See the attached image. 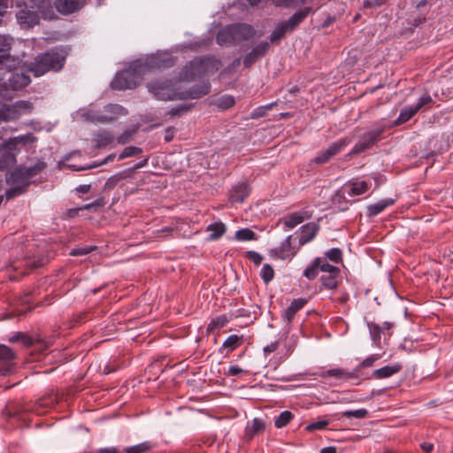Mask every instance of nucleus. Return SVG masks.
<instances>
[{
    "instance_id": "obj_1",
    "label": "nucleus",
    "mask_w": 453,
    "mask_h": 453,
    "mask_svg": "<svg viewBox=\"0 0 453 453\" xmlns=\"http://www.w3.org/2000/svg\"><path fill=\"white\" fill-rule=\"evenodd\" d=\"M173 58L165 54L151 55L145 59L131 63L128 69L118 73L111 82L114 89L123 90L135 88L142 81V75L150 69H161L173 66Z\"/></svg>"
},
{
    "instance_id": "obj_2",
    "label": "nucleus",
    "mask_w": 453,
    "mask_h": 453,
    "mask_svg": "<svg viewBox=\"0 0 453 453\" xmlns=\"http://www.w3.org/2000/svg\"><path fill=\"white\" fill-rule=\"evenodd\" d=\"M150 93L158 100H185L200 98L210 93L211 85L203 82L188 90L180 91L176 83L170 80H157L148 84Z\"/></svg>"
},
{
    "instance_id": "obj_3",
    "label": "nucleus",
    "mask_w": 453,
    "mask_h": 453,
    "mask_svg": "<svg viewBox=\"0 0 453 453\" xmlns=\"http://www.w3.org/2000/svg\"><path fill=\"white\" fill-rule=\"evenodd\" d=\"M67 52L62 48H52L46 52L38 54L27 65V71L35 77H40L49 72H59L65 64Z\"/></svg>"
},
{
    "instance_id": "obj_4",
    "label": "nucleus",
    "mask_w": 453,
    "mask_h": 453,
    "mask_svg": "<svg viewBox=\"0 0 453 453\" xmlns=\"http://www.w3.org/2000/svg\"><path fill=\"white\" fill-rule=\"evenodd\" d=\"M46 165L43 162H38L33 166H19L12 172L6 177V182L11 188L6 191V198L12 199L25 193L30 185V179L41 173Z\"/></svg>"
},
{
    "instance_id": "obj_5",
    "label": "nucleus",
    "mask_w": 453,
    "mask_h": 453,
    "mask_svg": "<svg viewBox=\"0 0 453 453\" xmlns=\"http://www.w3.org/2000/svg\"><path fill=\"white\" fill-rule=\"evenodd\" d=\"M311 12V7H304L295 12L288 20L277 23L270 35V42L273 44L279 43L286 34L294 31Z\"/></svg>"
},
{
    "instance_id": "obj_6",
    "label": "nucleus",
    "mask_w": 453,
    "mask_h": 453,
    "mask_svg": "<svg viewBox=\"0 0 453 453\" xmlns=\"http://www.w3.org/2000/svg\"><path fill=\"white\" fill-rule=\"evenodd\" d=\"M127 111L119 104H110L104 106L103 111H90L88 112V119L94 123H111L118 119L119 116H125Z\"/></svg>"
},
{
    "instance_id": "obj_7",
    "label": "nucleus",
    "mask_w": 453,
    "mask_h": 453,
    "mask_svg": "<svg viewBox=\"0 0 453 453\" xmlns=\"http://www.w3.org/2000/svg\"><path fill=\"white\" fill-rule=\"evenodd\" d=\"M12 38L7 35H0V72L9 73L17 68L18 58L6 53L11 48Z\"/></svg>"
},
{
    "instance_id": "obj_8",
    "label": "nucleus",
    "mask_w": 453,
    "mask_h": 453,
    "mask_svg": "<svg viewBox=\"0 0 453 453\" xmlns=\"http://www.w3.org/2000/svg\"><path fill=\"white\" fill-rule=\"evenodd\" d=\"M433 99L429 94L423 95L414 105L404 107L395 121V126H400L410 120L424 106L430 104Z\"/></svg>"
},
{
    "instance_id": "obj_9",
    "label": "nucleus",
    "mask_w": 453,
    "mask_h": 453,
    "mask_svg": "<svg viewBox=\"0 0 453 453\" xmlns=\"http://www.w3.org/2000/svg\"><path fill=\"white\" fill-rule=\"evenodd\" d=\"M351 142L348 137L342 138L333 142L328 148L320 151L314 158V162L319 165L325 164L340 153L347 145Z\"/></svg>"
},
{
    "instance_id": "obj_10",
    "label": "nucleus",
    "mask_w": 453,
    "mask_h": 453,
    "mask_svg": "<svg viewBox=\"0 0 453 453\" xmlns=\"http://www.w3.org/2000/svg\"><path fill=\"white\" fill-rule=\"evenodd\" d=\"M313 211L309 208H303L299 211L286 215L280 221L283 222L285 230H290L312 217Z\"/></svg>"
},
{
    "instance_id": "obj_11",
    "label": "nucleus",
    "mask_w": 453,
    "mask_h": 453,
    "mask_svg": "<svg viewBox=\"0 0 453 453\" xmlns=\"http://www.w3.org/2000/svg\"><path fill=\"white\" fill-rule=\"evenodd\" d=\"M16 354L5 345H0V375L10 374L14 368Z\"/></svg>"
},
{
    "instance_id": "obj_12",
    "label": "nucleus",
    "mask_w": 453,
    "mask_h": 453,
    "mask_svg": "<svg viewBox=\"0 0 453 453\" xmlns=\"http://www.w3.org/2000/svg\"><path fill=\"white\" fill-rule=\"evenodd\" d=\"M381 133V129H377L365 134L362 140L353 147L349 155H357L370 149L379 140Z\"/></svg>"
},
{
    "instance_id": "obj_13",
    "label": "nucleus",
    "mask_w": 453,
    "mask_h": 453,
    "mask_svg": "<svg viewBox=\"0 0 453 453\" xmlns=\"http://www.w3.org/2000/svg\"><path fill=\"white\" fill-rule=\"evenodd\" d=\"M86 4V0H54L56 10L62 15L79 12Z\"/></svg>"
},
{
    "instance_id": "obj_14",
    "label": "nucleus",
    "mask_w": 453,
    "mask_h": 453,
    "mask_svg": "<svg viewBox=\"0 0 453 453\" xmlns=\"http://www.w3.org/2000/svg\"><path fill=\"white\" fill-rule=\"evenodd\" d=\"M17 20L23 27H32L39 23V15L34 11L28 9L27 6L20 9L17 14Z\"/></svg>"
},
{
    "instance_id": "obj_15",
    "label": "nucleus",
    "mask_w": 453,
    "mask_h": 453,
    "mask_svg": "<svg viewBox=\"0 0 453 453\" xmlns=\"http://www.w3.org/2000/svg\"><path fill=\"white\" fill-rule=\"evenodd\" d=\"M291 235H288L279 248L271 250V254L280 259H291L297 253V249L291 244Z\"/></svg>"
},
{
    "instance_id": "obj_16",
    "label": "nucleus",
    "mask_w": 453,
    "mask_h": 453,
    "mask_svg": "<svg viewBox=\"0 0 453 453\" xmlns=\"http://www.w3.org/2000/svg\"><path fill=\"white\" fill-rule=\"evenodd\" d=\"M231 32L234 34L235 43L252 38L255 35L254 28L247 24L229 25Z\"/></svg>"
},
{
    "instance_id": "obj_17",
    "label": "nucleus",
    "mask_w": 453,
    "mask_h": 453,
    "mask_svg": "<svg viewBox=\"0 0 453 453\" xmlns=\"http://www.w3.org/2000/svg\"><path fill=\"white\" fill-rule=\"evenodd\" d=\"M358 369H355L352 372L342 368H334L323 371L319 373L321 378L334 377L339 380H348L349 379H356L358 377Z\"/></svg>"
},
{
    "instance_id": "obj_18",
    "label": "nucleus",
    "mask_w": 453,
    "mask_h": 453,
    "mask_svg": "<svg viewBox=\"0 0 453 453\" xmlns=\"http://www.w3.org/2000/svg\"><path fill=\"white\" fill-rule=\"evenodd\" d=\"M270 44L267 42H263L257 44L251 52L248 53L243 58V65L248 68L251 66L259 58H262L269 50Z\"/></svg>"
},
{
    "instance_id": "obj_19",
    "label": "nucleus",
    "mask_w": 453,
    "mask_h": 453,
    "mask_svg": "<svg viewBox=\"0 0 453 453\" xmlns=\"http://www.w3.org/2000/svg\"><path fill=\"white\" fill-rule=\"evenodd\" d=\"M207 75L203 66H200L195 64V59L190 61L188 65L185 66L182 73H180V78L184 81H193L196 78L203 77Z\"/></svg>"
},
{
    "instance_id": "obj_20",
    "label": "nucleus",
    "mask_w": 453,
    "mask_h": 453,
    "mask_svg": "<svg viewBox=\"0 0 453 453\" xmlns=\"http://www.w3.org/2000/svg\"><path fill=\"white\" fill-rule=\"evenodd\" d=\"M250 188L246 182H241L232 188L229 194V199L232 203H243L249 196Z\"/></svg>"
},
{
    "instance_id": "obj_21",
    "label": "nucleus",
    "mask_w": 453,
    "mask_h": 453,
    "mask_svg": "<svg viewBox=\"0 0 453 453\" xmlns=\"http://www.w3.org/2000/svg\"><path fill=\"white\" fill-rule=\"evenodd\" d=\"M319 230V225L314 222L308 223L301 227L299 245L303 246L312 241Z\"/></svg>"
},
{
    "instance_id": "obj_22",
    "label": "nucleus",
    "mask_w": 453,
    "mask_h": 453,
    "mask_svg": "<svg viewBox=\"0 0 453 453\" xmlns=\"http://www.w3.org/2000/svg\"><path fill=\"white\" fill-rule=\"evenodd\" d=\"M195 64L203 66L207 75L214 73L221 67L220 61L213 57L195 58Z\"/></svg>"
},
{
    "instance_id": "obj_23",
    "label": "nucleus",
    "mask_w": 453,
    "mask_h": 453,
    "mask_svg": "<svg viewBox=\"0 0 453 453\" xmlns=\"http://www.w3.org/2000/svg\"><path fill=\"white\" fill-rule=\"evenodd\" d=\"M306 303V301L304 299H295L291 304L284 311V314H283V320L288 324L289 325L296 313L300 311L303 306L304 304Z\"/></svg>"
},
{
    "instance_id": "obj_24",
    "label": "nucleus",
    "mask_w": 453,
    "mask_h": 453,
    "mask_svg": "<svg viewBox=\"0 0 453 453\" xmlns=\"http://www.w3.org/2000/svg\"><path fill=\"white\" fill-rule=\"evenodd\" d=\"M402 367L403 366L400 364L386 365L384 367L373 371L372 377L379 380L389 378L394 374L399 372L402 370Z\"/></svg>"
},
{
    "instance_id": "obj_25",
    "label": "nucleus",
    "mask_w": 453,
    "mask_h": 453,
    "mask_svg": "<svg viewBox=\"0 0 453 453\" xmlns=\"http://www.w3.org/2000/svg\"><path fill=\"white\" fill-rule=\"evenodd\" d=\"M226 227L222 222H216L209 225L206 228V231L210 232L207 240L216 241L219 239L226 233Z\"/></svg>"
},
{
    "instance_id": "obj_26",
    "label": "nucleus",
    "mask_w": 453,
    "mask_h": 453,
    "mask_svg": "<svg viewBox=\"0 0 453 453\" xmlns=\"http://www.w3.org/2000/svg\"><path fill=\"white\" fill-rule=\"evenodd\" d=\"M395 203L394 199H385L379 201L374 204H371L367 207L368 217H374L382 212L387 207L392 205Z\"/></svg>"
},
{
    "instance_id": "obj_27",
    "label": "nucleus",
    "mask_w": 453,
    "mask_h": 453,
    "mask_svg": "<svg viewBox=\"0 0 453 453\" xmlns=\"http://www.w3.org/2000/svg\"><path fill=\"white\" fill-rule=\"evenodd\" d=\"M216 39L219 45H231L235 43L234 34L231 32L229 26L219 30Z\"/></svg>"
},
{
    "instance_id": "obj_28",
    "label": "nucleus",
    "mask_w": 453,
    "mask_h": 453,
    "mask_svg": "<svg viewBox=\"0 0 453 453\" xmlns=\"http://www.w3.org/2000/svg\"><path fill=\"white\" fill-rule=\"evenodd\" d=\"M348 195L350 196H359L365 193L369 187L366 181H352L349 184Z\"/></svg>"
},
{
    "instance_id": "obj_29",
    "label": "nucleus",
    "mask_w": 453,
    "mask_h": 453,
    "mask_svg": "<svg viewBox=\"0 0 453 453\" xmlns=\"http://www.w3.org/2000/svg\"><path fill=\"white\" fill-rule=\"evenodd\" d=\"M320 262V257H316L311 264L307 266V268L303 271V276L308 280H314L319 271V265Z\"/></svg>"
},
{
    "instance_id": "obj_30",
    "label": "nucleus",
    "mask_w": 453,
    "mask_h": 453,
    "mask_svg": "<svg viewBox=\"0 0 453 453\" xmlns=\"http://www.w3.org/2000/svg\"><path fill=\"white\" fill-rule=\"evenodd\" d=\"M32 108V104L29 102L27 101H19L16 103V104L13 106V111L12 107H8L6 110H4V111L8 112V115L11 117V119H13L16 118L15 113L19 112L20 111L27 110L29 111Z\"/></svg>"
},
{
    "instance_id": "obj_31",
    "label": "nucleus",
    "mask_w": 453,
    "mask_h": 453,
    "mask_svg": "<svg viewBox=\"0 0 453 453\" xmlns=\"http://www.w3.org/2000/svg\"><path fill=\"white\" fill-rule=\"evenodd\" d=\"M228 323V319L226 316L222 315L219 316L216 319H212L208 326H207V332L208 333H213L216 329L222 328L226 326V325Z\"/></svg>"
},
{
    "instance_id": "obj_32",
    "label": "nucleus",
    "mask_w": 453,
    "mask_h": 453,
    "mask_svg": "<svg viewBox=\"0 0 453 453\" xmlns=\"http://www.w3.org/2000/svg\"><path fill=\"white\" fill-rule=\"evenodd\" d=\"M242 342V336H238L236 334H232L228 336L226 341L223 342V348L228 349L230 351L235 349L238 346H240Z\"/></svg>"
},
{
    "instance_id": "obj_33",
    "label": "nucleus",
    "mask_w": 453,
    "mask_h": 453,
    "mask_svg": "<svg viewBox=\"0 0 453 453\" xmlns=\"http://www.w3.org/2000/svg\"><path fill=\"white\" fill-rule=\"evenodd\" d=\"M339 274L323 275L320 278L321 284L327 289H334L338 286L337 277Z\"/></svg>"
},
{
    "instance_id": "obj_34",
    "label": "nucleus",
    "mask_w": 453,
    "mask_h": 453,
    "mask_svg": "<svg viewBox=\"0 0 453 453\" xmlns=\"http://www.w3.org/2000/svg\"><path fill=\"white\" fill-rule=\"evenodd\" d=\"M293 418L294 415L290 411H284L278 417H276L274 421L275 426L278 428H282L286 426Z\"/></svg>"
},
{
    "instance_id": "obj_35",
    "label": "nucleus",
    "mask_w": 453,
    "mask_h": 453,
    "mask_svg": "<svg viewBox=\"0 0 453 453\" xmlns=\"http://www.w3.org/2000/svg\"><path fill=\"white\" fill-rule=\"evenodd\" d=\"M265 422L260 418H254L250 426L247 427V435L250 437L254 436L265 429Z\"/></svg>"
},
{
    "instance_id": "obj_36",
    "label": "nucleus",
    "mask_w": 453,
    "mask_h": 453,
    "mask_svg": "<svg viewBox=\"0 0 453 453\" xmlns=\"http://www.w3.org/2000/svg\"><path fill=\"white\" fill-rule=\"evenodd\" d=\"M235 239L240 242H246L256 240L257 235L254 231L249 228H243L235 232Z\"/></svg>"
},
{
    "instance_id": "obj_37",
    "label": "nucleus",
    "mask_w": 453,
    "mask_h": 453,
    "mask_svg": "<svg viewBox=\"0 0 453 453\" xmlns=\"http://www.w3.org/2000/svg\"><path fill=\"white\" fill-rule=\"evenodd\" d=\"M151 449L152 444L150 441H144L125 449V453H146Z\"/></svg>"
},
{
    "instance_id": "obj_38",
    "label": "nucleus",
    "mask_w": 453,
    "mask_h": 453,
    "mask_svg": "<svg viewBox=\"0 0 453 453\" xmlns=\"http://www.w3.org/2000/svg\"><path fill=\"white\" fill-rule=\"evenodd\" d=\"M95 141L98 147H104L113 142V135L109 132H101L96 135Z\"/></svg>"
},
{
    "instance_id": "obj_39",
    "label": "nucleus",
    "mask_w": 453,
    "mask_h": 453,
    "mask_svg": "<svg viewBox=\"0 0 453 453\" xmlns=\"http://www.w3.org/2000/svg\"><path fill=\"white\" fill-rule=\"evenodd\" d=\"M16 162L15 157L11 152H5L0 157V170H5Z\"/></svg>"
},
{
    "instance_id": "obj_40",
    "label": "nucleus",
    "mask_w": 453,
    "mask_h": 453,
    "mask_svg": "<svg viewBox=\"0 0 453 453\" xmlns=\"http://www.w3.org/2000/svg\"><path fill=\"white\" fill-rule=\"evenodd\" d=\"M367 326H368V328H369V331H370V334H371V337H372V341L376 344H378L380 342V334H381V331H382L381 326L380 325L376 324V323H373V322H368Z\"/></svg>"
},
{
    "instance_id": "obj_41",
    "label": "nucleus",
    "mask_w": 453,
    "mask_h": 453,
    "mask_svg": "<svg viewBox=\"0 0 453 453\" xmlns=\"http://www.w3.org/2000/svg\"><path fill=\"white\" fill-rule=\"evenodd\" d=\"M324 258L334 263H340L342 260V252L338 248H333L325 253Z\"/></svg>"
},
{
    "instance_id": "obj_42",
    "label": "nucleus",
    "mask_w": 453,
    "mask_h": 453,
    "mask_svg": "<svg viewBox=\"0 0 453 453\" xmlns=\"http://www.w3.org/2000/svg\"><path fill=\"white\" fill-rule=\"evenodd\" d=\"M319 271L323 273H327L328 274H339L340 269L336 266H334L327 263L326 259L320 257V262L319 265Z\"/></svg>"
},
{
    "instance_id": "obj_43",
    "label": "nucleus",
    "mask_w": 453,
    "mask_h": 453,
    "mask_svg": "<svg viewBox=\"0 0 453 453\" xmlns=\"http://www.w3.org/2000/svg\"><path fill=\"white\" fill-rule=\"evenodd\" d=\"M142 152V150L139 147H135V146L126 147L123 150L122 153L119 156V160H122L124 158L134 157V156H138Z\"/></svg>"
},
{
    "instance_id": "obj_44",
    "label": "nucleus",
    "mask_w": 453,
    "mask_h": 453,
    "mask_svg": "<svg viewBox=\"0 0 453 453\" xmlns=\"http://www.w3.org/2000/svg\"><path fill=\"white\" fill-rule=\"evenodd\" d=\"M261 277L265 283L273 280L274 277V271L269 264H265L261 269Z\"/></svg>"
},
{
    "instance_id": "obj_45",
    "label": "nucleus",
    "mask_w": 453,
    "mask_h": 453,
    "mask_svg": "<svg viewBox=\"0 0 453 453\" xmlns=\"http://www.w3.org/2000/svg\"><path fill=\"white\" fill-rule=\"evenodd\" d=\"M343 417L348 418H365L368 416V411L366 409H358L355 411H346L342 413Z\"/></svg>"
},
{
    "instance_id": "obj_46",
    "label": "nucleus",
    "mask_w": 453,
    "mask_h": 453,
    "mask_svg": "<svg viewBox=\"0 0 453 453\" xmlns=\"http://www.w3.org/2000/svg\"><path fill=\"white\" fill-rule=\"evenodd\" d=\"M329 424V421L327 419H319V420H317V421H313L311 423H310L307 426H306V431L308 432H313V431H317V430H323L325 429Z\"/></svg>"
},
{
    "instance_id": "obj_47",
    "label": "nucleus",
    "mask_w": 453,
    "mask_h": 453,
    "mask_svg": "<svg viewBox=\"0 0 453 453\" xmlns=\"http://www.w3.org/2000/svg\"><path fill=\"white\" fill-rule=\"evenodd\" d=\"M124 179V176L121 173H118L111 176L105 182L104 186V190H111L114 188L118 183Z\"/></svg>"
},
{
    "instance_id": "obj_48",
    "label": "nucleus",
    "mask_w": 453,
    "mask_h": 453,
    "mask_svg": "<svg viewBox=\"0 0 453 453\" xmlns=\"http://www.w3.org/2000/svg\"><path fill=\"white\" fill-rule=\"evenodd\" d=\"M29 138V135H20L14 138H11L4 142V146L8 149H13L19 143H26Z\"/></svg>"
},
{
    "instance_id": "obj_49",
    "label": "nucleus",
    "mask_w": 453,
    "mask_h": 453,
    "mask_svg": "<svg viewBox=\"0 0 453 453\" xmlns=\"http://www.w3.org/2000/svg\"><path fill=\"white\" fill-rule=\"evenodd\" d=\"M234 98L232 96H224L219 99L218 105L222 109H229L234 104Z\"/></svg>"
},
{
    "instance_id": "obj_50",
    "label": "nucleus",
    "mask_w": 453,
    "mask_h": 453,
    "mask_svg": "<svg viewBox=\"0 0 453 453\" xmlns=\"http://www.w3.org/2000/svg\"><path fill=\"white\" fill-rule=\"evenodd\" d=\"M104 203H104V198H99L93 203H88V204H85V205L80 207L78 210L79 211H91V210L96 211L97 208L103 207L104 205Z\"/></svg>"
},
{
    "instance_id": "obj_51",
    "label": "nucleus",
    "mask_w": 453,
    "mask_h": 453,
    "mask_svg": "<svg viewBox=\"0 0 453 453\" xmlns=\"http://www.w3.org/2000/svg\"><path fill=\"white\" fill-rule=\"evenodd\" d=\"M190 109H191V106H190V105L181 104V105H179V106H177V107L173 108V109L170 111L169 114H170L172 117H174V116H180V115H182L183 113L188 112Z\"/></svg>"
},
{
    "instance_id": "obj_52",
    "label": "nucleus",
    "mask_w": 453,
    "mask_h": 453,
    "mask_svg": "<svg viewBox=\"0 0 453 453\" xmlns=\"http://www.w3.org/2000/svg\"><path fill=\"white\" fill-rule=\"evenodd\" d=\"M274 104H275V103H272L265 106L257 108L256 110L253 111L251 117L253 119H257V118L263 117L265 115V111L271 110Z\"/></svg>"
},
{
    "instance_id": "obj_53",
    "label": "nucleus",
    "mask_w": 453,
    "mask_h": 453,
    "mask_svg": "<svg viewBox=\"0 0 453 453\" xmlns=\"http://www.w3.org/2000/svg\"><path fill=\"white\" fill-rule=\"evenodd\" d=\"M245 257L251 260L256 265H259L263 261V257L253 250L247 251Z\"/></svg>"
},
{
    "instance_id": "obj_54",
    "label": "nucleus",
    "mask_w": 453,
    "mask_h": 453,
    "mask_svg": "<svg viewBox=\"0 0 453 453\" xmlns=\"http://www.w3.org/2000/svg\"><path fill=\"white\" fill-rule=\"evenodd\" d=\"M244 373H247V372L236 365L230 366L228 370L225 372L226 376H239Z\"/></svg>"
},
{
    "instance_id": "obj_55",
    "label": "nucleus",
    "mask_w": 453,
    "mask_h": 453,
    "mask_svg": "<svg viewBox=\"0 0 453 453\" xmlns=\"http://www.w3.org/2000/svg\"><path fill=\"white\" fill-rule=\"evenodd\" d=\"M380 358V355H372L366 357L357 369H360L361 367H370L372 366L373 363Z\"/></svg>"
},
{
    "instance_id": "obj_56",
    "label": "nucleus",
    "mask_w": 453,
    "mask_h": 453,
    "mask_svg": "<svg viewBox=\"0 0 453 453\" xmlns=\"http://www.w3.org/2000/svg\"><path fill=\"white\" fill-rule=\"evenodd\" d=\"M94 250V247H84L73 249L71 250L70 255L72 256H83L90 253Z\"/></svg>"
},
{
    "instance_id": "obj_57",
    "label": "nucleus",
    "mask_w": 453,
    "mask_h": 453,
    "mask_svg": "<svg viewBox=\"0 0 453 453\" xmlns=\"http://www.w3.org/2000/svg\"><path fill=\"white\" fill-rule=\"evenodd\" d=\"M386 0H364L363 1V7L367 8H374L380 6L382 4H384Z\"/></svg>"
},
{
    "instance_id": "obj_58",
    "label": "nucleus",
    "mask_w": 453,
    "mask_h": 453,
    "mask_svg": "<svg viewBox=\"0 0 453 453\" xmlns=\"http://www.w3.org/2000/svg\"><path fill=\"white\" fill-rule=\"evenodd\" d=\"M298 0H273L277 6L288 7L293 4H296ZM304 0H301L303 2Z\"/></svg>"
},
{
    "instance_id": "obj_59",
    "label": "nucleus",
    "mask_w": 453,
    "mask_h": 453,
    "mask_svg": "<svg viewBox=\"0 0 453 453\" xmlns=\"http://www.w3.org/2000/svg\"><path fill=\"white\" fill-rule=\"evenodd\" d=\"M131 136H132L131 133L125 132L118 137V142L120 144H125L131 140Z\"/></svg>"
},
{
    "instance_id": "obj_60",
    "label": "nucleus",
    "mask_w": 453,
    "mask_h": 453,
    "mask_svg": "<svg viewBox=\"0 0 453 453\" xmlns=\"http://www.w3.org/2000/svg\"><path fill=\"white\" fill-rule=\"evenodd\" d=\"M9 8V0H0V19L6 13Z\"/></svg>"
},
{
    "instance_id": "obj_61",
    "label": "nucleus",
    "mask_w": 453,
    "mask_h": 453,
    "mask_svg": "<svg viewBox=\"0 0 453 453\" xmlns=\"http://www.w3.org/2000/svg\"><path fill=\"white\" fill-rule=\"evenodd\" d=\"M277 348H278V343L272 342L271 344H269L264 348V352L265 354H269V353L274 352L277 349Z\"/></svg>"
},
{
    "instance_id": "obj_62",
    "label": "nucleus",
    "mask_w": 453,
    "mask_h": 453,
    "mask_svg": "<svg viewBox=\"0 0 453 453\" xmlns=\"http://www.w3.org/2000/svg\"><path fill=\"white\" fill-rule=\"evenodd\" d=\"M173 127L167 128L165 130V141L166 142H169L173 140Z\"/></svg>"
},
{
    "instance_id": "obj_63",
    "label": "nucleus",
    "mask_w": 453,
    "mask_h": 453,
    "mask_svg": "<svg viewBox=\"0 0 453 453\" xmlns=\"http://www.w3.org/2000/svg\"><path fill=\"white\" fill-rule=\"evenodd\" d=\"M91 186L89 184L80 185L76 190L80 193L86 194L89 192Z\"/></svg>"
},
{
    "instance_id": "obj_64",
    "label": "nucleus",
    "mask_w": 453,
    "mask_h": 453,
    "mask_svg": "<svg viewBox=\"0 0 453 453\" xmlns=\"http://www.w3.org/2000/svg\"><path fill=\"white\" fill-rule=\"evenodd\" d=\"M96 453H120L116 448H104L99 449Z\"/></svg>"
}]
</instances>
